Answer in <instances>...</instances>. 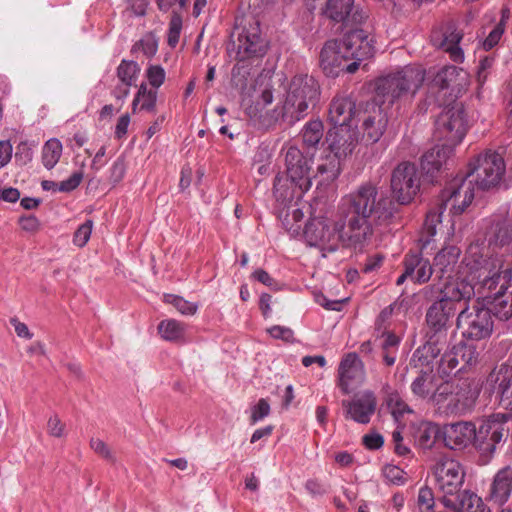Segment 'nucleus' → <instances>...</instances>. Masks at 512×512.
Here are the masks:
<instances>
[{"mask_svg":"<svg viewBox=\"0 0 512 512\" xmlns=\"http://www.w3.org/2000/svg\"><path fill=\"white\" fill-rule=\"evenodd\" d=\"M439 260L435 266L440 265V278L450 279L445 283L441 290V298L437 302H442L446 307H456L457 304H466L467 301L475 295V286L479 285L481 289L487 290L484 286L482 276L478 277L480 267H483L482 260L479 258H461V261L450 263V258H434ZM458 260L459 258H455Z\"/></svg>","mask_w":512,"mask_h":512,"instance_id":"obj_1","label":"nucleus"},{"mask_svg":"<svg viewBox=\"0 0 512 512\" xmlns=\"http://www.w3.org/2000/svg\"><path fill=\"white\" fill-rule=\"evenodd\" d=\"M343 40L331 39L322 47V63L340 67L348 59L365 60L375 54L374 36L361 26H350L341 30Z\"/></svg>","mask_w":512,"mask_h":512,"instance_id":"obj_2","label":"nucleus"},{"mask_svg":"<svg viewBox=\"0 0 512 512\" xmlns=\"http://www.w3.org/2000/svg\"><path fill=\"white\" fill-rule=\"evenodd\" d=\"M478 396V388L468 380L444 381L436 386L432 404L446 416H463L473 410Z\"/></svg>","mask_w":512,"mask_h":512,"instance_id":"obj_3","label":"nucleus"},{"mask_svg":"<svg viewBox=\"0 0 512 512\" xmlns=\"http://www.w3.org/2000/svg\"><path fill=\"white\" fill-rule=\"evenodd\" d=\"M425 79V70L419 65H407L376 80V95L383 103L393 105L407 96H414Z\"/></svg>","mask_w":512,"mask_h":512,"instance_id":"obj_4","label":"nucleus"},{"mask_svg":"<svg viewBox=\"0 0 512 512\" xmlns=\"http://www.w3.org/2000/svg\"><path fill=\"white\" fill-rule=\"evenodd\" d=\"M505 171L506 164L502 155L495 150L487 149L469 161L466 176L479 189L489 190L501 182Z\"/></svg>","mask_w":512,"mask_h":512,"instance_id":"obj_5","label":"nucleus"},{"mask_svg":"<svg viewBox=\"0 0 512 512\" xmlns=\"http://www.w3.org/2000/svg\"><path fill=\"white\" fill-rule=\"evenodd\" d=\"M326 141L330 153L322 163V182H333L341 171V159L351 154L356 145L354 133L346 125L335 126L329 130Z\"/></svg>","mask_w":512,"mask_h":512,"instance_id":"obj_6","label":"nucleus"},{"mask_svg":"<svg viewBox=\"0 0 512 512\" xmlns=\"http://www.w3.org/2000/svg\"><path fill=\"white\" fill-rule=\"evenodd\" d=\"M506 422V414L497 413L483 420L478 428L475 427L473 445L484 463L493 457L499 445L506 440L509 431Z\"/></svg>","mask_w":512,"mask_h":512,"instance_id":"obj_7","label":"nucleus"},{"mask_svg":"<svg viewBox=\"0 0 512 512\" xmlns=\"http://www.w3.org/2000/svg\"><path fill=\"white\" fill-rule=\"evenodd\" d=\"M468 131L466 112L463 103L454 102L446 107L435 122V138L449 146L456 147Z\"/></svg>","mask_w":512,"mask_h":512,"instance_id":"obj_8","label":"nucleus"},{"mask_svg":"<svg viewBox=\"0 0 512 512\" xmlns=\"http://www.w3.org/2000/svg\"><path fill=\"white\" fill-rule=\"evenodd\" d=\"M357 115L358 128L362 140L367 144L377 143L388 125V115L381 105L374 101L359 104Z\"/></svg>","mask_w":512,"mask_h":512,"instance_id":"obj_9","label":"nucleus"},{"mask_svg":"<svg viewBox=\"0 0 512 512\" xmlns=\"http://www.w3.org/2000/svg\"><path fill=\"white\" fill-rule=\"evenodd\" d=\"M313 83V78L307 75H298L292 79L281 110L282 117L290 116L300 120L305 115L315 94Z\"/></svg>","mask_w":512,"mask_h":512,"instance_id":"obj_10","label":"nucleus"},{"mask_svg":"<svg viewBox=\"0 0 512 512\" xmlns=\"http://www.w3.org/2000/svg\"><path fill=\"white\" fill-rule=\"evenodd\" d=\"M436 488L443 494L440 501L453 498L464 484L465 471L459 461L446 456L441 457L434 466Z\"/></svg>","mask_w":512,"mask_h":512,"instance_id":"obj_11","label":"nucleus"},{"mask_svg":"<svg viewBox=\"0 0 512 512\" xmlns=\"http://www.w3.org/2000/svg\"><path fill=\"white\" fill-rule=\"evenodd\" d=\"M493 319L485 307H465L457 317V327L462 329L464 338L482 340L490 337L493 331Z\"/></svg>","mask_w":512,"mask_h":512,"instance_id":"obj_12","label":"nucleus"},{"mask_svg":"<svg viewBox=\"0 0 512 512\" xmlns=\"http://www.w3.org/2000/svg\"><path fill=\"white\" fill-rule=\"evenodd\" d=\"M420 186V175L414 163L402 162L394 168L391 175V189L398 203L409 204L418 194Z\"/></svg>","mask_w":512,"mask_h":512,"instance_id":"obj_13","label":"nucleus"},{"mask_svg":"<svg viewBox=\"0 0 512 512\" xmlns=\"http://www.w3.org/2000/svg\"><path fill=\"white\" fill-rule=\"evenodd\" d=\"M333 230L337 241L331 245L322 246V252H335L340 242L343 247H350L355 250L359 248V251H361V247L372 233L367 219L352 215H349L347 230L343 231L344 225L339 223L335 224Z\"/></svg>","mask_w":512,"mask_h":512,"instance_id":"obj_14","label":"nucleus"},{"mask_svg":"<svg viewBox=\"0 0 512 512\" xmlns=\"http://www.w3.org/2000/svg\"><path fill=\"white\" fill-rule=\"evenodd\" d=\"M474 199V183L467 176L452 179L440 194L441 208L452 215H460Z\"/></svg>","mask_w":512,"mask_h":512,"instance_id":"obj_15","label":"nucleus"},{"mask_svg":"<svg viewBox=\"0 0 512 512\" xmlns=\"http://www.w3.org/2000/svg\"><path fill=\"white\" fill-rule=\"evenodd\" d=\"M274 195L277 202V215L283 228L291 236H298L300 234L303 212L293 203L294 191L290 188L282 189L279 176L274 180Z\"/></svg>","mask_w":512,"mask_h":512,"instance_id":"obj_16","label":"nucleus"},{"mask_svg":"<svg viewBox=\"0 0 512 512\" xmlns=\"http://www.w3.org/2000/svg\"><path fill=\"white\" fill-rule=\"evenodd\" d=\"M267 44L261 37L259 21L250 18L241 28L237 41L233 42L236 50V60L244 61L254 56H262L266 52Z\"/></svg>","mask_w":512,"mask_h":512,"instance_id":"obj_17","label":"nucleus"},{"mask_svg":"<svg viewBox=\"0 0 512 512\" xmlns=\"http://www.w3.org/2000/svg\"><path fill=\"white\" fill-rule=\"evenodd\" d=\"M322 14L340 24V30L350 26H362L369 17L366 10L354 6V0H327Z\"/></svg>","mask_w":512,"mask_h":512,"instance_id":"obj_18","label":"nucleus"},{"mask_svg":"<svg viewBox=\"0 0 512 512\" xmlns=\"http://www.w3.org/2000/svg\"><path fill=\"white\" fill-rule=\"evenodd\" d=\"M342 406L347 419L359 424H368L376 412L377 398L373 391L364 390L354 394L349 400H343Z\"/></svg>","mask_w":512,"mask_h":512,"instance_id":"obj_19","label":"nucleus"},{"mask_svg":"<svg viewBox=\"0 0 512 512\" xmlns=\"http://www.w3.org/2000/svg\"><path fill=\"white\" fill-rule=\"evenodd\" d=\"M286 172L291 183L299 188L301 193L308 191L312 185L310 167L302 152L296 147H290L285 155Z\"/></svg>","mask_w":512,"mask_h":512,"instance_id":"obj_20","label":"nucleus"},{"mask_svg":"<svg viewBox=\"0 0 512 512\" xmlns=\"http://www.w3.org/2000/svg\"><path fill=\"white\" fill-rule=\"evenodd\" d=\"M486 383L496 393L499 404L512 412V367L507 364L495 367L488 375Z\"/></svg>","mask_w":512,"mask_h":512,"instance_id":"obj_21","label":"nucleus"},{"mask_svg":"<svg viewBox=\"0 0 512 512\" xmlns=\"http://www.w3.org/2000/svg\"><path fill=\"white\" fill-rule=\"evenodd\" d=\"M365 380L364 364L356 353H349L339 366V386L344 393L358 388Z\"/></svg>","mask_w":512,"mask_h":512,"instance_id":"obj_22","label":"nucleus"},{"mask_svg":"<svg viewBox=\"0 0 512 512\" xmlns=\"http://www.w3.org/2000/svg\"><path fill=\"white\" fill-rule=\"evenodd\" d=\"M377 194V188L370 183H365L360 186L359 189L355 193H352L347 199L350 205L349 215L368 219L376 212L380 204L376 200Z\"/></svg>","mask_w":512,"mask_h":512,"instance_id":"obj_23","label":"nucleus"},{"mask_svg":"<svg viewBox=\"0 0 512 512\" xmlns=\"http://www.w3.org/2000/svg\"><path fill=\"white\" fill-rule=\"evenodd\" d=\"M475 424L472 422H457L447 425L443 432L445 445L450 449H464L473 443Z\"/></svg>","mask_w":512,"mask_h":512,"instance_id":"obj_24","label":"nucleus"},{"mask_svg":"<svg viewBox=\"0 0 512 512\" xmlns=\"http://www.w3.org/2000/svg\"><path fill=\"white\" fill-rule=\"evenodd\" d=\"M454 147L439 142L426 151L421 157V168L423 172L433 178L447 164L453 155Z\"/></svg>","mask_w":512,"mask_h":512,"instance_id":"obj_25","label":"nucleus"},{"mask_svg":"<svg viewBox=\"0 0 512 512\" xmlns=\"http://www.w3.org/2000/svg\"><path fill=\"white\" fill-rule=\"evenodd\" d=\"M358 109L359 105L357 106L349 97L334 98L329 108V120L335 126L346 125L351 127L357 119Z\"/></svg>","mask_w":512,"mask_h":512,"instance_id":"obj_26","label":"nucleus"},{"mask_svg":"<svg viewBox=\"0 0 512 512\" xmlns=\"http://www.w3.org/2000/svg\"><path fill=\"white\" fill-rule=\"evenodd\" d=\"M444 506L456 512H490L475 493L464 490L453 498H445Z\"/></svg>","mask_w":512,"mask_h":512,"instance_id":"obj_27","label":"nucleus"},{"mask_svg":"<svg viewBox=\"0 0 512 512\" xmlns=\"http://www.w3.org/2000/svg\"><path fill=\"white\" fill-rule=\"evenodd\" d=\"M512 493V467L500 469L494 476L491 484L489 498L498 505L507 502Z\"/></svg>","mask_w":512,"mask_h":512,"instance_id":"obj_28","label":"nucleus"},{"mask_svg":"<svg viewBox=\"0 0 512 512\" xmlns=\"http://www.w3.org/2000/svg\"><path fill=\"white\" fill-rule=\"evenodd\" d=\"M463 38V34L458 30L449 27L442 35V38H437L433 35L431 41L434 46L443 49L449 54L452 61L461 63L464 60L463 50L459 47V43Z\"/></svg>","mask_w":512,"mask_h":512,"instance_id":"obj_29","label":"nucleus"},{"mask_svg":"<svg viewBox=\"0 0 512 512\" xmlns=\"http://www.w3.org/2000/svg\"><path fill=\"white\" fill-rule=\"evenodd\" d=\"M456 307H446L442 302H434L427 310V331L442 329L451 325L450 318L454 315Z\"/></svg>","mask_w":512,"mask_h":512,"instance_id":"obj_30","label":"nucleus"},{"mask_svg":"<svg viewBox=\"0 0 512 512\" xmlns=\"http://www.w3.org/2000/svg\"><path fill=\"white\" fill-rule=\"evenodd\" d=\"M499 289L493 294L489 306L485 307L491 314L499 320L506 321L512 317V292L507 293V289Z\"/></svg>","mask_w":512,"mask_h":512,"instance_id":"obj_31","label":"nucleus"},{"mask_svg":"<svg viewBox=\"0 0 512 512\" xmlns=\"http://www.w3.org/2000/svg\"><path fill=\"white\" fill-rule=\"evenodd\" d=\"M444 208H441V204H439V208L431 209L425 218L423 229L418 240L420 247V254H430L431 252L428 250V247L431 244L432 238L436 234V227L441 223V215Z\"/></svg>","mask_w":512,"mask_h":512,"instance_id":"obj_32","label":"nucleus"},{"mask_svg":"<svg viewBox=\"0 0 512 512\" xmlns=\"http://www.w3.org/2000/svg\"><path fill=\"white\" fill-rule=\"evenodd\" d=\"M434 378L432 370H421L410 385L412 394L419 399L429 400L432 403V395L436 388Z\"/></svg>","mask_w":512,"mask_h":512,"instance_id":"obj_33","label":"nucleus"},{"mask_svg":"<svg viewBox=\"0 0 512 512\" xmlns=\"http://www.w3.org/2000/svg\"><path fill=\"white\" fill-rule=\"evenodd\" d=\"M157 94V90L148 89L147 85L142 83L132 101V112H154L156 108Z\"/></svg>","mask_w":512,"mask_h":512,"instance_id":"obj_34","label":"nucleus"},{"mask_svg":"<svg viewBox=\"0 0 512 512\" xmlns=\"http://www.w3.org/2000/svg\"><path fill=\"white\" fill-rule=\"evenodd\" d=\"M158 333L161 338L170 342H184L186 325L175 319H165L158 324Z\"/></svg>","mask_w":512,"mask_h":512,"instance_id":"obj_35","label":"nucleus"},{"mask_svg":"<svg viewBox=\"0 0 512 512\" xmlns=\"http://www.w3.org/2000/svg\"><path fill=\"white\" fill-rule=\"evenodd\" d=\"M462 73L463 70L456 66H445L435 75L433 85L440 90L451 89L454 91L455 87L460 86L458 79Z\"/></svg>","mask_w":512,"mask_h":512,"instance_id":"obj_36","label":"nucleus"},{"mask_svg":"<svg viewBox=\"0 0 512 512\" xmlns=\"http://www.w3.org/2000/svg\"><path fill=\"white\" fill-rule=\"evenodd\" d=\"M386 405L395 421L400 422L406 414H412V408L406 403L397 390L389 389L386 392Z\"/></svg>","mask_w":512,"mask_h":512,"instance_id":"obj_37","label":"nucleus"},{"mask_svg":"<svg viewBox=\"0 0 512 512\" xmlns=\"http://www.w3.org/2000/svg\"><path fill=\"white\" fill-rule=\"evenodd\" d=\"M439 432L436 424L422 423L415 432V442L422 449H431L436 443Z\"/></svg>","mask_w":512,"mask_h":512,"instance_id":"obj_38","label":"nucleus"},{"mask_svg":"<svg viewBox=\"0 0 512 512\" xmlns=\"http://www.w3.org/2000/svg\"><path fill=\"white\" fill-rule=\"evenodd\" d=\"M382 338L381 349L383 361L387 366H393L397 358L401 339L392 332L384 333Z\"/></svg>","mask_w":512,"mask_h":512,"instance_id":"obj_39","label":"nucleus"},{"mask_svg":"<svg viewBox=\"0 0 512 512\" xmlns=\"http://www.w3.org/2000/svg\"><path fill=\"white\" fill-rule=\"evenodd\" d=\"M456 337V330L452 326L426 331L427 341L440 351L449 348L452 340Z\"/></svg>","mask_w":512,"mask_h":512,"instance_id":"obj_40","label":"nucleus"},{"mask_svg":"<svg viewBox=\"0 0 512 512\" xmlns=\"http://www.w3.org/2000/svg\"><path fill=\"white\" fill-rule=\"evenodd\" d=\"M61 155V142L56 138H52L48 140L42 148V163L50 170L59 162Z\"/></svg>","mask_w":512,"mask_h":512,"instance_id":"obj_41","label":"nucleus"},{"mask_svg":"<svg viewBox=\"0 0 512 512\" xmlns=\"http://www.w3.org/2000/svg\"><path fill=\"white\" fill-rule=\"evenodd\" d=\"M140 71L141 68L137 62L123 59L117 67V77L122 84L133 86Z\"/></svg>","mask_w":512,"mask_h":512,"instance_id":"obj_42","label":"nucleus"},{"mask_svg":"<svg viewBox=\"0 0 512 512\" xmlns=\"http://www.w3.org/2000/svg\"><path fill=\"white\" fill-rule=\"evenodd\" d=\"M314 204L317 205V199H314V203L310 205V218L309 221L306 223L302 233L307 245L311 247H317L320 242V236L318 234V226L320 224V220L319 217L316 215V209H314L313 207Z\"/></svg>","mask_w":512,"mask_h":512,"instance_id":"obj_43","label":"nucleus"},{"mask_svg":"<svg viewBox=\"0 0 512 512\" xmlns=\"http://www.w3.org/2000/svg\"><path fill=\"white\" fill-rule=\"evenodd\" d=\"M440 353L441 351L438 348L426 341L425 344L414 351L411 362L415 366L428 367Z\"/></svg>","mask_w":512,"mask_h":512,"instance_id":"obj_44","label":"nucleus"},{"mask_svg":"<svg viewBox=\"0 0 512 512\" xmlns=\"http://www.w3.org/2000/svg\"><path fill=\"white\" fill-rule=\"evenodd\" d=\"M406 263L415 267L412 279L418 283L427 282L435 271L428 258H409Z\"/></svg>","mask_w":512,"mask_h":512,"instance_id":"obj_45","label":"nucleus"},{"mask_svg":"<svg viewBox=\"0 0 512 512\" xmlns=\"http://www.w3.org/2000/svg\"><path fill=\"white\" fill-rule=\"evenodd\" d=\"M459 366V358L457 356V352L454 350L453 346L446 350L440 358L437 373L440 377L445 378L449 377L454 371L457 370Z\"/></svg>","mask_w":512,"mask_h":512,"instance_id":"obj_46","label":"nucleus"},{"mask_svg":"<svg viewBox=\"0 0 512 512\" xmlns=\"http://www.w3.org/2000/svg\"><path fill=\"white\" fill-rule=\"evenodd\" d=\"M453 348L457 352L459 361L463 362V365L457 371H461L467 366H473L478 362V352L474 344L460 341L453 345Z\"/></svg>","mask_w":512,"mask_h":512,"instance_id":"obj_47","label":"nucleus"},{"mask_svg":"<svg viewBox=\"0 0 512 512\" xmlns=\"http://www.w3.org/2000/svg\"><path fill=\"white\" fill-rule=\"evenodd\" d=\"M163 302L173 305L183 315H194L197 311L194 303L174 294H164Z\"/></svg>","mask_w":512,"mask_h":512,"instance_id":"obj_48","label":"nucleus"},{"mask_svg":"<svg viewBox=\"0 0 512 512\" xmlns=\"http://www.w3.org/2000/svg\"><path fill=\"white\" fill-rule=\"evenodd\" d=\"M303 143L309 148L316 150L317 144L320 142V120L310 121L303 129Z\"/></svg>","mask_w":512,"mask_h":512,"instance_id":"obj_49","label":"nucleus"},{"mask_svg":"<svg viewBox=\"0 0 512 512\" xmlns=\"http://www.w3.org/2000/svg\"><path fill=\"white\" fill-rule=\"evenodd\" d=\"M158 49V43L152 35H145L137 41L131 49L132 53L142 52L147 58L154 56Z\"/></svg>","mask_w":512,"mask_h":512,"instance_id":"obj_50","label":"nucleus"},{"mask_svg":"<svg viewBox=\"0 0 512 512\" xmlns=\"http://www.w3.org/2000/svg\"><path fill=\"white\" fill-rule=\"evenodd\" d=\"M417 501L421 512H433L435 497L431 488L427 486L420 488Z\"/></svg>","mask_w":512,"mask_h":512,"instance_id":"obj_51","label":"nucleus"},{"mask_svg":"<svg viewBox=\"0 0 512 512\" xmlns=\"http://www.w3.org/2000/svg\"><path fill=\"white\" fill-rule=\"evenodd\" d=\"M504 31L505 29L503 22L494 25L482 43L484 50L488 51L494 48L502 38Z\"/></svg>","mask_w":512,"mask_h":512,"instance_id":"obj_52","label":"nucleus"},{"mask_svg":"<svg viewBox=\"0 0 512 512\" xmlns=\"http://www.w3.org/2000/svg\"><path fill=\"white\" fill-rule=\"evenodd\" d=\"M146 77L154 90H157L165 81V71L160 65H150Z\"/></svg>","mask_w":512,"mask_h":512,"instance_id":"obj_53","label":"nucleus"},{"mask_svg":"<svg viewBox=\"0 0 512 512\" xmlns=\"http://www.w3.org/2000/svg\"><path fill=\"white\" fill-rule=\"evenodd\" d=\"M181 29H182V19L179 15L175 14L172 16L170 23H169V30H168L169 46L175 47L178 44Z\"/></svg>","mask_w":512,"mask_h":512,"instance_id":"obj_54","label":"nucleus"},{"mask_svg":"<svg viewBox=\"0 0 512 512\" xmlns=\"http://www.w3.org/2000/svg\"><path fill=\"white\" fill-rule=\"evenodd\" d=\"M92 227L93 222L91 220H87L82 225H80L74 233V244L79 247L84 246L90 239Z\"/></svg>","mask_w":512,"mask_h":512,"instance_id":"obj_55","label":"nucleus"},{"mask_svg":"<svg viewBox=\"0 0 512 512\" xmlns=\"http://www.w3.org/2000/svg\"><path fill=\"white\" fill-rule=\"evenodd\" d=\"M384 477L392 484L401 485L405 483V472L395 465H386L383 468Z\"/></svg>","mask_w":512,"mask_h":512,"instance_id":"obj_56","label":"nucleus"},{"mask_svg":"<svg viewBox=\"0 0 512 512\" xmlns=\"http://www.w3.org/2000/svg\"><path fill=\"white\" fill-rule=\"evenodd\" d=\"M270 413V405L266 399L261 398L252 409L251 424H255L262 420Z\"/></svg>","mask_w":512,"mask_h":512,"instance_id":"obj_57","label":"nucleus"},{"mask_svg":"<svg viewBox=\"0 0 512 512\" xmlns=\"http://www.w3.org/2000/svg\"><path fill=\"white\" fill-rule=\"evenodd\" d=\"M362 444L368 450H378L383 446L384 438L380 433L371 431L362 437Z\"/></svg>","mask_w":512,"mask_h":512,"instance_id":"obj_58","label":"nucleus"},{"mask_svg":"<svg viewBox=\"0 0 512 512\" xmlns=\"http://www.w3.org/2000/svg\"><path fill=\"white\" fill-rule=\"evenodd\" d=\"M83 172H74L68 179L59 182L60 192L68 193L75 190L83 180Z\"/></svg>","mask_w":512,"mask_h":512,"instance_id":"obj_59","label":"nucleus"},{"mask_svg":"<svg viewBox=\"0 0 512 512\" xmlns=\"http://www.w3.org/2000/svg\"><path fill=\"white\" fill-rule=\"evenodd\" d=\"M267 332L274 339H281L285 342H291L293 340L294 333L292 329L285 326L275 325L268 328Z\"/></svg>","mask_w":512,"mask_h":512,"instance_id":"obj_60","label":"nucleus"},{"mask_svg":"<svg viewBox=\"0 0 512 512\" xmlns=\"http://www.w3.org/2000/svg\"><path fill=\"white\" fill-rule=\"evenodd\" d=\"M90 447L95 453H97L102 458L109 461H114V457L110 448L101 439L92 438L90 441Z\"/></svg>","mask_w":512,"mask_h":512,"instance_id":"obj_61","label":"nucleus"},{"mask_svg":"<svg viewBox=\"0 0 512 512\" xmlns=\"http://www.w3.org/2000/svg\"><path fill=\"white\" fill-rule=\"evenodd\" d=\"M353 60H354L353 62H351L350 64H348L346 66H343V62H342L340 67L329 66V65H327V63H324V64L322 63V70L327 74H336V75L338 74L339 71L355 73L358 70L360 62L362 60H355V59H353Z\"/></svg>","mask_w":512,"mask_h":512,"instance_id":"obj_62","label":"nucleus"},{"mask_svg":"<svg viewBox=\"0 0 512 512\" xmlns=\"http://www.w3.org/2000/svg\"><path fill=\"white\" fill-rule=\"evenodd\" d=\"M125 164L121 159H117L110 168V180L113 183L120 182L125 175Z\"/></svg>","mask_w":512,"mask_h":512,"instance_id":"obj_63","label":"nucleus"},{"mask_svg":"<svg viewBox=\"0 0 512 512\" xmlns=\"http://www.w3.org/2000/svg\"><path fill=\"white\" fill-rule=\"evenodd\" d=\"M48 433L54 437H61L64 433L65 425L57 416H52L47 424Z\"/></svg>","mask_w":512,"mask_h":512,"instance_id":"obj_64","label":"nucleus"}]
</instances>
